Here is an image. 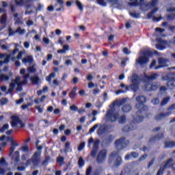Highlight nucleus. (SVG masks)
<instances>
[{
  "instance_id": "f257e3e1",
  "label": "nucleus",
  "mask_w": 175,
  "mask_h": 175,
  "mask_svg": "<svg viewBox=\"0 0 175 175\" xmlns=\"http://www.w3.org/2000/svg\"><path fill=\"white\" fill-rule=\"evenodd\" d=\"M158 77L157 74H152L149 76L145 75L144 77V81L145 85L143 86V90L144 91H155L158 87H159V83H153L151 84V81L155 80Z\"/></svg>"
},
{
  "instance_id": "f03ea898",
  "label": "nucleus",
  "mask_w": 175,
  "mask_h": 175,
  "mask_svg": "<svg viewBox=\"0 0 175 175\" xmlns=\"http://www.w3.org/2000/svg\"><path fill=\"white\" fill-rule=\"evenodd\" d=\"M27 83V80H21V77H17L16 79L13 80L10 84L8 94H12L13 90L16 88V91H23V85Z\"/></svg>"
},
{
  "instance_id": "7ed1b4c3",
  "label": "nucleus",
  "mask_w": 175,
  "mask_h": 175,
  "mask_svg": "<svg viewBox=\"0 0 175 175\" xmlns=\"http://www.w3.org/2000/svg\"><path fill=\"white\" fill-rule=\"evenodd\" d=\"M133 3H129V5L130 6H139V5H142L140 7L141 10H148V9H150V8H152V6H155L157 3H158V0H152V3H148V5H143V3L144 2V0H129Z\"/></svg>"
},
{
  "instance_id": "20e7f679",
  "label": "nucleus",
  "mask_w": 175,
  "mask_h": 175,
  "mask_svg": "<svg viewBox=\"0 0 175 175\" xmlns=\"http://www.w3.org/2000/svg\"><path fill=\"white\" fill-rule=\"evenodd\" d=\"M0 142H1V146L2 147H5V146H6L8 144V142H11V152H10V155H12V154H13V152H14V150H16V147H17V146H18V144H17V143H16V142H14V140H13V137H8L6 135H3L0 138Z\"/></svg>"
},
{
  "instance_id": "39448f33",
  "label": "nucleus",
  "mask_w": 175,
  "mask_h": 175,
  "mask_svg": "<svg viewBox=\"0 0 175 175\" xmlns=\"http://www.w3.org/2000/svg\"><path fill=\"white\" fill-rule=\"evenodd\" d=\"M137 102L138 103L136 105V108L139 110L138 113H142V114H146V111L148 109L147 107L144 105L146 103V97L140 96L136 98Z\"/></svg>"
},
{
  "instance_id": "423d86ee",
  "label": "nucleus",
  "mask_w": 175,
  "mask_h": 175,
  "mask_svg": "<svg viewBox=\"0 0 175 175\" xmlns=\"http://www.w3.org/2000/svg\"><path fill=\"white\" fill-rule=\"evenodd\" d=\"M150 54V51H143L141 53L139 58L136 59V63L140 66H144L146 64L150 62V59L148 58V55Z\"/></svg>"
},
{
  "instance_id": "0eeeda50",
  "label": "nucleus",
  "mask_w": 175,
  "mask_h": 175,
  "mask_svg": "<svg viewBox=\"0 0 175 175\" xmlns=\"http://www.w3.org/2000/svg\"><path fill=\"white\" fill-rule=\"evenodd\" d=\"M129 81H131V85L130 88L136 92L139 90V83H140V79L136 74H133L131 77H129Z\"/></svg>"
},
{
  "instance_id": "6e6552de",
  "label": "nucleus",
  "mask_w": 175,
  "mask_h": 175,
  "mask_svg": "<svg viewBox=\"0 0 175 175\" xmlns=\"http://www.w3.org/2000/svg\"><path fill=\"white\" fill-rule=\"evenodd\" d=\"M18 53V49H15L14 51H12V53L11 55H8L6 53H1L0 54V66H2L3 64H8L9 62V59L13 57V55H15V54H17Z\"/></svg>"
},
{
  "instance_id": "1a4fd4ad",
  "label": "nucleus",
  "mask_w": 175,
  "mask_h": 175,
  "mask_svg": "<svg viewBox=\"0 0 175 175\" xmlns=\"http://www.w3.org/2000/svg\"><path fill=\"white\" fill-rule=\"evenodd\" d=\"M118 107V105H114L113 109H111L108 111L107 113V118L108 120L111 121V122H114V121L117 120L118 118V113L116 110Z\"/></svg>"
},
{
  "instance_id": "9d476101",
  "label": "nucleus",
  "mask_w": 175,
  "mask_h": 175,
  "mask_svg": "<svg viewBox=\"0 0 175 175\" xmlns=\"http://www.w3.org/2000/svg\"><path fill=\"white\" fill-rule=\"evenodd\" d=\"M93 144V149L91 152V156L94 157L96 155V152L99 148V139H94L93 138H90L88 140V147H91V145Z\"/></svg>"
},
{
  "instance_id": "9b49d317",
  "label": "nucleus",
  "mask_w": 175,
  "mask_h": 175,
  "mask_svg": "<svg viewBox=\"0 0 175 175\" xmlns=\"http://www.w3.org/2000/svg\"><path fill=\"white\" fill-rule=\"evenodd\" d=\"M33 164V166H38L40 163V153L39 152H36L33 155L31 160H28L27 165Z\"/></svg>"
},
{
  "instance_id": "f8f14e48",
  "label": "nucleus",
  "mask_w": 175,
  "mask_h": 175,
  "mask_svg": "<svg viewBox=\"0 0 175 175\" xmlns=\"http://www.w3.org/2000/svg\"><path fill=\"white\" fill-rule=\"evenodd\" d=\"M128 144H129V141L125 138H120L115 142V146L118 150L125 148Z\"/></svg>"
},
{
  "instance_id": "ddd939ff",
  "label": "nucleus",
  "mask_w": 175,
  "mask_h": 175,
  "mask_svg": "<svg viewBox=\"0 0 175 175\" xmlns=\"http://www.w3.org/2000/svg\"><path fill=\"white\" fill-rule=\"evenodd\" d=\"M11 125L12 128H18L20 126H21V128H24L25 126L21 120H20V118L16 116H12Z\"/></svg>"
},
{
  "instance_id": "4468645a",
  "label": "nucleus",
  "mask_w": 175,
  "mask_h": 175,
  "mask_svg": "<svg viewBox=\"0 0 175 175\" xmlns=\"http://www.w3.org/2000/svg\"><path fill=\"white\" fill-rule=\"evenodd\" d=\"M163 80H165L167 82V87L170 90H173L175 87V79L174 77H170L169 75H167L165 77H163Z\"/></svg>"
},
{
  "instance_id": "2eb2a0df",
  "label": "nucleus",
  "mask_w": 175,
  "mask_h": 175,
  "mask_svg": "<svg viewBox=\"0 0 175 175\" xmlns=\"http://www.w3.org/2000/svg\"><path fill=\"white\" fill-rule=\"evenodd\" d=\"M24 54H25V50H23L22 51H20L16 57H11V60L13 62H14L16 66H21V63L18 60L21 59V58H23V55H24Z\"/></svg>"
},
{
  "instance_id": "dca6fc26",
  "label": "nucleus",
  "mask_w": 175,
  "mask_h": 175,
  "mask_svg": "<svg viewBox=\"0 0 175 175\" xmlns=\"http://www.w3.org/2000/svg\"><path fill=\"white\" fill-rule=\"evenodd\" d=\"M173 166V159H170L164 165L163 167L161 166L160 170L157 172V175H161L163 173L165 169H169V167H172Z\"/></svg>"
},
{
  "instance_id": "f3484780",
  "label": "nucleus",
  "mask_w": 175,
  "mask_h": 175,
  "mask_svg": "<svg viewBox=\"0 0 175 175\" xmlns=\"http://www.w3.org/2000/svg\"><path fill=\"white\" fill-rule=\"evenodd\" d=\"M169 66V60L167 59L159 58V66L155 67L156 70L161 69V68H166Z\"/></svg>"
},
{
  "instance_id": "a211bd4d",
  "label": "nucleus",
  "mask_w": 175,
  "mask_h": 175,
  "mask_svg": "<svg viewBox=\"0 0 175 175\" xmlns=\"http://www.w3.org/2000/svg\"><path fill=\"white\" fill-rule=\"evenodd\" d=\"M110 159H116L114 162V166L116 167H118V166L122 163V160L121 159V157L118 156V154L112 153L110 157Z\"/></svg>"
},
{
  "instance_id": "6ab92c4d",
  "label": "nucleus",
  "mask_w": 175,
  "mask_h": 175,
  "mask_svg": "<svg viewBox=\"0 0 175 175\" xmlns=\"http://www.w3.org/2000/svg\"><path fill=\"white\" fill-rule=\"evenodd\" d=\"M98 5L101 6H106L108 3L111 5H117L118 3V0H97Z\"/></svg>"
},
{
  "instance_id": "aec40b11",
  "label": "nucleus",
  "mask_w": 175,
  "mask_h": 175,
  "mask_svg": "<svg viewBox=\"0 0 175 175\" xmlns=\"http://www.w3.org/2000/svg\"><path fill=\"white\" fill-rule=\"evenodd\" d=\"M105 159H106V150H100L97 157V161L98 163H102V162H103V161H105Z\"/></svg>"
},
{
  "instance_id": "412c9836",
  "label": "nucleus",
  "mask_w": 175,
  "mask_h": 175,
  "mask_svg": "<svg viewBox=\"0 0 175 175\" xmlns=\"http://www.w3.org/2000/svg\"><path fill=\"white\" fill-rule=\"evenodd\" d=\"M24 3V0H12L11 2V10L14 12V6H23Z\"/></svg>"
},
{
  "instance_id": "4be33fe9",
  "label": "nucleus",
  "mask_w": 175,
  "mask_h": 175,
  "mask_svg": "<svg viewBox=\"0 0 175 175\" xmlns=\"http://www.w3.org/2000/svg\"><path fill=\"white\" fill-rule=\"evenodd\" d=\"M120 87V88H123L124 90H119L116 91V95H120V94H125V92H128V91H129L130 87L124 83H121Z\"/></svg>"
},
{
  "instance_id": "5701e85b",
  "label": "nucleus",
  "mask_w": 175,
  "mask_h": 175,
  "mask_svg": "<svg viewBox=\"0 0 175 175\" xmlns=\"http://www.w3.org/2000/svg\"><path fill=\"white\" fill-rule=\"evenodd\" d=\"M167 12L172 13L171 15L167 16V20H174L175 19V8L174 7H171L167 9Z\"/></svg>"
},
{
  "instance_id": "b1692460",
  "label": "nucleus",
  "mask_w": 175,
  "mask_h": 175,
  "mask_svg": "<svg viewBox=\"0 0 175 175\" xmlns=\"http://www.w3.org/2000/svg\"><path fill=\"white\" fill-rule=\"evenodd\" d=\"M22 61L25 65L27 64L33 65V57L31 55H27L26 57L23 58Z\"/></svg>"
},
{
  "instance_id": "393cba45",
  "label": "nucleus",
  "mask_w": 175,
  "mask_h": 175,
  "mask_svg": "<svg viewBox=\"0 0 175 175\" xmlns=\"http://www.w3.org/2000/svg\"><path fill=\"white\" fill-rule=\"evenodd\" d=\"M16 32H18L19 35H24L26 31L25 29H21V27H19L17 29V30L15 32H13V29L12 28L9 29V36H12L14 35V33H16Z\"/></svg>"
},
{
  "instance_id": "a878e982",
  "label": "nucleus",
  "mask_w": 175,
  "mask_h": 175,
  "mask_svg": "<svg viewBox=\"0 0 175 175\" xmlns=\"http://www.w3.org/2000/svg\"><path fill=\"white\" fill-rule=\"evenodd\" d=\"M168 116H170V112H168L167 113H159L156 116V120H157V121H159L161 120H163V118H165V117H167Z\"/></svg>"
},
{
  "instance_id": "bb28decb",
  "label": "nucleus",
  "mask_w": 175,
  "mask_h": 175,
  "mask_svg": "<svg viewBox=\"0 0 175 175\" xmlns=\"http://www.w3.org/2000/svg\"><path fill=\"white\" fill-rule=\"evenodd\" d=\"M175 147V142L166 141L165 142V148H173Z\"/></svg>"
},
{
  "instance_id": "cd10ccee",
  "label": "nucleus",
  "mask_w": 175,
  "mask_h": 175,
  "mask_svg": "<svg viewBox=\"0 0 175 175\" xmlns=\"http://www.w3.org/2000/svg\"><path fill=\"white\" fill-rule=\"evenodd\" d=\"M144 119V118L143 116H137L133 121V124H138L139 122H142V121H143V120Z\"/></svg>"
},
{
  "instance_id": "c85d7f7f",
  "label": "nucleus",
  "mask_w": 175,
  "mask_h": 175,
  "mask_svg": "<svg viewBox=\"0 0 175 175\" xmlns=\"http://www.w3.org/2000/svg\"><path fill=\"white\" fill-rule=\"evenodd\" d=\"M131 157H133V158H135V159L139 158V153L133 152L131 154L126 155L125 157V159L126 161H128V160L131 159Z\"/></svg>"
},
{
  "instance_id": "c756f323",
  "label": "nucleus",
  "mask_w": 175,
  "mask_h": 175,
  "mask_svg": "<svg viewBox=\"0 0 175 175\" xmlns=\"http://www.w3.org/2000/svg\"><path fill=\"white\" fill-rule=\"evenodd\" d=\"M132 110V107L130 105H125L122 107V111L124 113H129Z\"/></svg>"
},
{
  "instance_id": "7c9ffc66",
  "label": "nucleus",
  "mask_w": 175,
  "mask_h": 175,
  "mask_svg": "<svg viewBox=\"0 0 175 175\" xmlns=\"http://www.w3.org/2000/svg\"><path fill=\"white\" fill-rule=\"evenodd\" d=\"M12 158L15 162H18V161L20 160V152L18 151L15 152Z\"/></svg>"
},
{
  "instance_id": "2f4dec72",
  "label": "nucleus",
  "mask_w": 175,
  "mask_h": 175,
  "mask_svg": "<svg viewBox=\"0 0 175 175\" xmlns=\"http://www.w3.org/2000/svg\"><path fill=\"white\" fill-rule=\"evenodd\" d=\"M20 74L22 75L23 76V79H29V74H25V68H22L20 71Z\"/></svg>"
},
{
  "instance_id": "473e14b6",
  "label": "nucleus",
  "mask_w": 175,
  "mask_h": 175,
  "mask_svg": "<svg viewBox=\"0 0 175 175\" xmlns=\"http://www.w3.org/2000/svg\"><path fill=\"white\" fill-rule=\"evenodd\" d=\"M54 77H55V72H53L49 76L46 77V80L48 83H51L52 79H54Z\"/></svg>"
},
{
  "instance_id": "72a5a7b5",
  "label": "nucleus",
  "mask_w": 175,
  "mask_h": 175,
  "mask_svg": "<svg viewBox=\"0 0 175 175\" xmlns=\"http://www.w3.org/2000/svg\"><path fill=\"white\" fill-rule=\"evenodd\" d=\"M129 14L133 18H139V17H140V14L136 13V12H130Z\"/></svg>"
},
{
  "instance_id": "f704fd0d",
  "label": "nucleus",
  "mask_w": 175,
  "mask_h": 175,
  "mask_svg": "<svg viewBox=\"0 0 175 175\" xmlns=\"http://www.w3.org/2000/svg\"><path fill=\"white\" fill-rule=\"evenodd\" d=\"M69 151H72L70 148V142H67L65 144V152H69Z\"/></svg>"
},
{
  "instance_id": "c9c22d12",
  "label": "nucleus",
  "mask_w": 175,
  "mask_h": 175,
  "mask_svg": "<svg viewBox=\"0 0 175 175\" xmlns=\"http://www.w3.org/2000/svg\"><path fill=\"white\" fill-rule=\"evenodd\" d=\"M106 129V126L105 125H101L100 128L98 130V135H102V133H104Z\"/></svg>"
},
{
  "instance_id": "e433bc0d",
  "label": "nucleus",
  "mask_w": 175,
  "mask_h": 175,
  "mask_svg": "<svg viewBox=\"0 0 175 175\" xmlns=\"http://www.w3.org/2000/svg\"><path fill=\"white\" fill-rule=\"evenodd\" d=\"M1 73V70H0ZM9 80V77L7 75H5L3 74L0 75V81H8Z\"/></svg>"
},
{
  "instance_id": "4c0bfd02",
  "label": "nucleus",
  "mask_w": 175,
  "mask_h": 175,
  "mask_svg": "<svg viewBox=\"0 0 175 175\" xmlns=\"http://www.w3.org/2000/svg\"><path fill=\"white\" fill-rule=\"evenodd\" d=\"M31 81L33 84H38L39 83V77L37 76H34L31 78Z\"/></svg>"
},
{
  "instance_id": "58836bf2",
  "label": "nucleus",
  "mask_w": 175,
  "mask_h": 175,
  "mask_svg": "<svg viewBox=\"0 0 175 175\" xmlns=\"http://www.w3.org/2000/svg\"><path fill=\"white\" fill-rule=\"evenodd\" d=\"M169 100H170V97H167L163 99L161 102V106H165V105H167V103H169Z\"/></svg>"
},
{
  "instance_id": "ea45409f",
  "label": "nucleus",
  "mask_w": 175,
  "mask_h": 175,
  "mask_svg": "<svg viewBox=\"0 0 175 175\" xmlns=\"http://www.w3.org/2000/svg\"><path fill=\"white\" fill-rule=\"evenodd\" d=\"M9 129V124H5L3 127L0 129V132L3 133V132H6Z\"/></svg>"
},
{
  "instance_id": "a19ab883",
  "label": "nucleus",
  "mask_w": 175,
  "mask_h": 175,
  "mask_svg": "<svg viewBox=\"0 0 175 175\" xmlns=\"http://www.w3.org/2000/svg\"><path fill=\"white\" fill-rule=\"evenodd\" d=\"M85 147V142H81L78 147V151H83Z\"/></svg>"
},
{
  "instance_id": "79ce46f5",
  "label": "nucleus",
  "mask_w": 175,
  "mask_h": 175,
  "mask_svg": "<svg viewBox=\"0 0 175 175\" xmlns=\"http://www.w3.org/2000/svg\"><path fill=\"white\" fill-rule=\"evenodd\" d=\"M78 165L79 167H83V166H84V159H83V157L79 158V160L78 161Z\"/></svg>"
},
{
  "instance_id": "37998d69",
  "label": "nucleus",
  "mask_w": 175,
  "mask_h": 175,
  "mask_svg": "<svg viewBox=\"0 0 175 175\" xmlns=\"http://www.w3.org/2000/svg\"><path fill=\"white\" fill-rule=\"evenodd\" d=\"M157 12H158V8H155L154 10H153L151 12H150L148 14V18H151V17H152V16H154V13H157Z\"/></svg>"
},
{
  "instance_id": "c03bdc74",
  "label": "nucleus",
  "mask_w": 175,
  "mask_h": 175,
  "mask_svg": "<svg viewBox=\"0 0 175 175\" xmlns=\"http://www.w3.org/2000/svg\"><path fill=\"white\" fill-rule=\"evenodd\" d=\"M77 94L75 91H71L69 94V96L71 99H74V98H76V96Z\"/></svg>"
},
{
  "instance_id": "a18cd8bd",
  "label": "nucleus",
  "mask_w": 175,
  "mask_h": 175,
  "mask_svg": "<svg viewBox=\"0 0 175 175\" xmlns=\"http://www.w3.org/2000/svg\"><path fill=\"white\" fill-rule=\"evenodd\" d=\"M33 105V103H28L26 105H23L21 106V108L23 109V110H26V109L27 107H29V106H32Z\"/></svg>"
},
{
  "instance_id": "49530a36",
  "label": "nucleus",
  "mask_w": 175,
  "mask_h": 175,
  "mask_svg": "<svg viewBox=\"0 0 175 175\" xmlns=\"http://www.w3.org/2000/svg\"><path fill=\"white\" fill-rule=\"evenodd\" d=\"M18 14H16L14 15L15 24H21V21L18 17Z\"/></svg>"
},
{
  "instance_id": "de8ad7c7",
  "label": "nucleus",
  "mask_w": 175,
  "mask_h": 175,
  "mask_svg": "<svg viewBox=\"0 0 175 175\" xmlns=\"http://www.w3.org/2000/svg\"><path fill=\"white\" fill-rule=\"evenodd\" d=\"M76 5L77 8H79V10H81V11L83 10V4L81 3V2L77 1Z\"/></svg>"
},
{
  "instance_id": "09e8293b",
  "label": "nucleus",
  "mask_w": 175,
  "mask_h": 175,
  "mask_svg": "<svg viewBox=\"0 0 175 175\" xmlns=\"http://www.w3.org/2000/svg\"><path fill=\"white\" fill-rule=\"evenodd\" d=\"M27 70L30 72L31 73H35L36 72V68H35V66L29 67L27 68Z\"/></svg>"
},
{
  "instance_id": "8fccbe9b",
  "label": "nucleus",
  "mask_w": 175,
  "mask_h": 175,
  "mask_svg": "<svg viewBox=\"0 0 175 175\" xmlns=\"http://www.w3.org/2000/svg\"><path fill=\"white\" fill-rule=\"evenodd\" d=\"M70 109L72 111H77L79 110V108L77 107V106L72 105L70 107Z\"/></svg>"
},
{
  "instance_id": "3c124183",
  "label": "nucleus",
  "mask_w": 175,
  "mask_h": 175,
  "mask_svg": "<svg viewBox=\"0 0 175 175\" xmlns=\"http://www.w3.org/2000/svg\"><path fill=\"white\" fill-rule=\"evenodd\" d=\"M122 131L123 132H129V131H133V127L126 126L122 129Z\"/></svg>"
},
{
  "instance_id": "603ef678",
  "label": "nucleus",
  "mask_w": 175,
  "mask_h": 175,
  "mask_svg": "<svg viewBox=\"0 0 175 175\" xmlns=\"http://www.w3.org/2000/svg\"><path fill=\"white\" fill-rule=\"evenodd\" d=\"M152 103L153 105H158L159 103V98H154L153 100H152Z\"/></svg>"
},
{
  "instance_id": "864d4df0",
  "label": "nucleus",
  "mask_w": 175,
  "mask_h": 175,
  "mask_svg": "<svg viewBox=\"0 0 175 175\" xmlns=\"http://www.w3.org/2000/svg\"><path fill=\"white\" fill-rule=\"evenodd\" d=\"M6 23V16L3 15L1 18V23L5 24Z\"/></svg>"
},
{
  "instance_id": "5fc2aeb1",
  "label": "nucleus",
  "mask_w": 175,
  "mask_h": 175,
  "mask_svg": "<svg viewBox=\"0 0 175 175\" xmlns=\"http://www.w3.org/2000/svg\"><path fill=\"white\" fill-rule=\"evenodd\" d=\"M123 53H124L126 55L131 54V51L128 49V48L123 49Z\"/></svg>"
},
{
  "instance_id": "6e6d98bb",
  "label": "nucleus",
  "mask_w": 175,
  "mask_h": 175,
  "mask_svg": "<svg viewBox=\"0 0 175 175\" xmlns=\"http://www.w3.org/2000/svg\"><path fill=\"white\" fill-rule=\"evenodd\" d=\"M64 157H59L58 158H57V162H58V163H60V164H62V163H64Z\"/></svg>"
},
{
  "instance_id": "4d7b16f0",
  "label": "nucleus",
  "mask_w": 175,
  "mask_h": 175,
  "mask_svg": "<svg viewBox=\"0 0 175 175\" xmlns=\"http://www.w3.org/2000/svg\"><path fill=\"white\" fill-rule=\"evenodd\" d=\"M98 125L96 124L93 127H92L90 129V133H94V132H95V130L96 129V128H98Z\"/></svg>"
},
{
  "instance_id": "13d9d810",
  "label": "nucleus",
  "mask_w": 175,
  "mask_h": 175,
  "mask_svg": "<svg viewBox=\"0 0 175 175\" xmlns=\"http://www.w3.org/2000/svg\"><path fill=\"white\" fill-rule=\"evenodd\" d=\"M91 172H92V167H89L86 170V175H91Z\"/></svg>"
},
{
  "instance_id": "bf43d9fd",
  "label": "nucleus",
  "mask_w": 175,
  "mask_h": 175,
  "mask_svg": "<svg viewBox=\"0 0 175 175\" xmlns=\"http://www.w3.org/2000/svg\"><path fill=\"white\" fill-rule=\"evenodd\" d=\"M125 116H122L119 120V124H124L125 122Z\"/></svg>"
},
{
  "instance_id": "052dcab7",
  "label": "nucleus",
  "mask_w": 175,
  "mask_h": 175,
  "mask_svg": "<svg viewBox=\"0 0 175 175\" xmlns=\"http://www.w3.org/2000/svg\"><path fill=\"white\" fill-rule=\"evenodd\" d=\"M42 40L45 44H49L50 43V40L48 38L44 37Z\"/></svg>"
},
{
  "instance_id": "680f3d73",
  "label": "nucleus",
  "mask_w": 175,
  "mask_h": 175,
  "mask_svg": "<svg viewBox=\"0 0 175 175\" xmlns=\"http://www.w3.org/2000/svg\"><path fill=\"white\" fill-rule=\"evenodd\" d=\"M7 103H8V100L6 98H2L0 100L1 105H6Z\"/></svg>"
},
{
  "instance_id": "e2e57ef3",
  "label": "nucleus",
  "mask_w": 175,
  "mask_h": 175,
  "mask_svg": "<svg viewBox=\"0 0 175 175\" xmlns=\"http://www.w3.org/2000/svg\"><path fill=\"white\" fill-rule=\"evenodd\" d=\"M156 32H159V33H163L165 29L161 28H156Z\"/></svg>"
},
{
  "instance_id": "0e129e2a",
  "label": "nucleus",
  "mask_w": 175,
  "mask_h": 175,
  "mask_svg": "<svg viewBox=\"0 0 175 175\" xmlns=\"http://www.w3.org/2000/svg\"><path fill=\"white\" fill-rule=\"evenodd\" d=\"M79 94L81 96H84L85 95V90H81L79 92Z\"/></svg>"
},
{
  "instance_id": "69168bd1",
  "label": "nucleus",
  "mask_w": 175,
  "mask_h": 175,
  "mask_svg": "<svg viewBox=\"0 0 175 175\" xmlns=\"http://www.w3.org/2000/svg\"><path fill=\"white\" fill-rule=\"evenodd\" d=\"M36 109H38V113H43V108L40 107V106L36 107Z\"/></svg>"
},
{
  "instance_id": "338daca9",
  "label": "nucleus",
  "mask_w": 175,
  "mask_h": 175,
  "mask_svg": "<svg viewBox=\"0 0 175 175\" xmlns=\"http://www.w3.org/2000/svg\"><path fill=\"white\" fill-rule=\"evenodd\" d=\"M63 50H64V51H68L69 50V45H64L63 46Z\"/></svg>"
},
{
  "instance_id": "774afa93",
  "label": "nucleus",
  "mask_w": 175,
  "mask_h": 175,
  "mask_svg": "<svg viewBox=\"0 0 175 175\" xmlns=\"http://www.w3.org/2000/svg\"><path fill=\"white\" fill-rule=\"evenodd\" d=\"M24 47H25V49H29V43L28 42H25Z\"/></svg>"
}]
</instances>
